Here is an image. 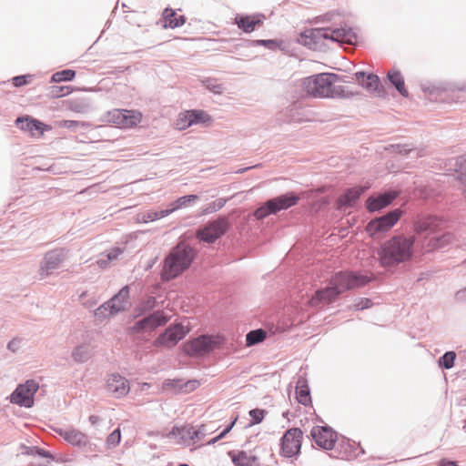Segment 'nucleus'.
Masks as SVG:
<instances>
[{
  "instance_id": "1",
  "label": "nucleus",
  "mask_w": 466,
  "mask_h": 466,
  "mask_svg": "<svg viewBox=\"0 0 466 466\" xmlns=\"http://www.w3.org/2000/svg\"><path fill=\"white\" fill-rule=\"evenodd\" d=\"M339 76L336 74L321 73L309 76L302 80L301 86L303 91L314 97H346L342 86H334Z\"/></svg>"
},
{
  "instance_id": "2",
  "label": "nucleus",
  "mask_w": 466,
  "mask_h": 466,
  "mask_svg": "<svg viewBox=\"0 0 466 466\" xmlns=\"http://www.w3.org/2000/svg\"><path fill=\"white\" fill-rule=\"evenodd\" d=\"M415 242L413 236L403 235L394 237L384 243L380 251V259L383 266H393L405 262L412 257Z\"/></svg>"
},
{
  "instance_id": "3",
  "label": "nucleus",
  "mask_w": 466,
  "mask_h": 466,
  "mask_svg": "<svg viewBox=\"0 0 466 466\" xmlns=\"http://www.w3.org/2000/svg\"><path fill=\"white\" fill-rule=\"evenodd\" d=\"M195 250L187 243H178L165 259L162 278L170 280L189 268L194 258Z\"/></svg>"
},
{
  "instance_id": "4",
  "label": "nucleus",
  "mask_w": 466,
  "mask_h": 466,
  "mask_svg": "<svg viewBox=\"0 0 466 466\" xmlns=\"http://www.w3.org/2000/svg\"><path fill=\"white\" fill-rule=\"evenodd\" d=\"M105 121L120 129H132L143 120V114L137 109L114 108L105 115Z\"/></svg>"
},
{
  "instance_id": "5",
  "label": "nucleus",
  "mask_w": 466,
  "mask_h": 466,
  "mask_svg": "<svg viewBox=\"0 0 466 466\" xmlns=\"http://www.w3.org/2000/svg\"><path fill=\"white\" fill-rule=\"evenodd\" d=\"M204 430V425L198 428L191 424L176 425L166 437L172 440L176 444L186 448L193 446L202 440L205 436Z\"/></svg>"
},
{
  "instance_id": "6",
  "label": "nucleus",
  "mask_w": 466,
  "mask_h": 466,
  "mask_svg": "<svg viewBox=\"0 0 466 466\" xmlns=\"http://www.w3.org/2000/svg\"><path fill=\"white\" fill-rule=\"evenodd\" d=\"M129 306V288L125 286L110 300L101 305L96 311L95 316L103 319L109 316L124 311Z\"/></svg>"
},
{
  "instance_id": "7",
  "label": "nucleus",
  "mask_w": 466,
  "mask_h": 466,
  "mask_svg": "<svg viewBox=\"0 0 466 466\" xmlns=\"http://www.w3.org/2000/svg\"><path fill=\"white\" fill-rule=\"evenodd\" d=\"M189 331L190 327L188 325L182 323L172 324L156 338L153 345L156 348L171 349L183 339Z\"/></svg>"
},
{
  "instance_id": "8",
  "label": "nucleus",
  "mask_w": 466,
  "mask_h": 466,
  "mask_svg": "<svg viewBox=\"0 0 466 466\" xmlns=\"http://www.w3.org/2000/svg\"><path fill=\"white\" fill-rule=\"evenodd\" d=\"M370 278L363 274L339 272L331 279L330 285L339 295L349 289L362 287L370 282Z\"/></svg>"
},
{
  "instance_id": "9",
  "label": "nucleus",
  "mask_w": 466,
  "mask_h": 466,
  "mask_svg": "<svg viewBox=\"0 0 466 466\" xmlns=\"http://www.w3.org/2000/svg\"><path fill=\"white\" fill-rule=\"evenodd\" d=\"M223 339L219 336L203 335L184 344V351L193 357L205 355L219 347Z\"/></svg>"
},
{
  "instance_id": "10",
  "label": "nucleus",
  "mask_w": 466,
  "mask_h": 466,
  "mask_svg": "<svg viewBox=\"0 0 466 466\" xmlns=\"http://www.w3.org/2000/svg\"><path fill=\"white\" fill-rule=\"evenodd\" d=\"M299 198L294 195H282L265 203L257 208L254 216L257 219H262L270 214H275L282 209H287L297 204Z\"/></svg>"
},
{
  "instance_id": "11",
  "label": "nucleus",
  "mask_w": 466,
  "mask_h": 466,
  "mask_svg": "<svg viewBox=\"0 0 466 466\" xmlns=\"http://www.w3.org/2000/svg\"><path fill=\"white\" fill-rule=\"evenodd\" d=\"M303 431L299 428L288 430L280 442V454L286 458L297 456L301 449Z\"/></svg>"
},
{
  "instance_id": "12",
  "label": "nucleus",
  "mask_w": 466,
  "mask_h": 466,
  "mask_svg": "<svg viewBox=\"0 0 466 466\" xmlns=\"http://www.w3.org/2000/svg\"><path fill=\"white\" fill-rule=\"evenodd\" d=\"M169 318L163 311H156L149 316L137 320L132 327L128 329L131 334L149 333L157 327L164 326Z\"/></svg>"
},
{
  "instance_id": "13",
  "label": "nucleus",
  "mask_w": 466,
  "mask_h": 466,
  "mask_svg": "<svg viewBox=\"0 0 466 466\" xmlns=\"http://www.w3.org/2000/svg\"><path fill=\"white\" fill-rule=\"evenodd\" d=\"M229 228V221L226 218H219L211 221L203 228L197 231V237L201 241L214 243L223 236Z\"/></svg>"
},
{
  "instance_id": "14",
  "label": "nucleus",
  "mask_w": 466,
  "mask_h": 466,
  "mask_svg": "<svg viewBox=\"0 0 466 466\" xmlns=\"http://www.w3.org/2000/svg\"><path fill=\"white\" fill-rule=\"evenodd\" d=\"M400 216L401 211L395 209L383 217L370 220L366 227V230L370 236L387 232L397 223Z\"/></svg>"
},
{
  "instance_id": "15",
  "label": "nucleus",
  "mask_w": 466,
  "mask_h": 466,
  "mask_svg": "<svg viewBox=\"0 0 466 466\" xmlns=\"http://www.w3.org/2000/svg\"><path fill=\"white\" fill-rule=\"evenodd\" d=\"M38 390L35 380H27L25 384L19 385L11 395V401L20 406L31 407L34 404V394Z\"/></svg>"
},
{
  "instance_id": "16",
  "label": "nucleus",
  "mask_w": 466,
  "mask_h": 466,
  "mask_svg": "<svg viewBox=\"0 0 466 466\" xmlns=\"http://www.w3.org/2000/svg\"><path fill=\"white\" fill-rule=\"evenodd\" d=\"M314 442L324 450H332L337 442L338 435L328 426H315L310 431Z\"/></svg>"
},
{
  "instance_id": "17",
  "label": "nucleus",
  "mask_w": 466,
  "mask_h": 466,
  "mask_svg": "<svg viewBox=\"0 0 466 466\" xmlns=\"http://www.w3.org/2000/svg\"><path fill=\"white\" fill-rule=\"evenodd\" d=\"M106 389L113 397L122 398L129 392L130 387L126 378L117 373H114L107 377Z\"/></svg>"
},
{
  "instance_id": "18",
  "label": "nucleus",
  "mask_w": 466,
  "mask_h": 466,
  "mask_svg": "<svg viewBox=\"0 0 466 466\" xmlns=\"http://www.w3.org/2000/svg\"><path fill=\"white\" fill-rule=\"evenodd\" d=\"M15 122L20 129L29 132L32 137H42L45 130L50 129V127L28 116L18 117Z\"/></svg>"
},
{
  "instance_id": "19",
  "label": "nucleus",
  "mask_w": 466,
  "mask_h": 466,
  "mask_svg": "<svg viewBox=\"0 0 466 466\" xmlns=\"http://www.w3.org/2000/svg\"><path fill=\"white\" fill-rule=\"evenodd\" d=\"M444 225V221L439 218L428 217L419 219L415 224V230L418 233L428 232L429 235L440 232Z\"/></svg>"
},
{
  "instance_id": "20",
  "label": "nucleus",
  "mask_w": 466,
  "mask_h": 466,
  "mask_svg": "<svg viewBox=\"0 0 466 466\" xmlns=\"http://www.w3.org/2000/svg\"><path fill=\"white\" fill-rule=\"evenodd\" d=\"M64 258L63 253L57 250L46 253L41 265V275H50L55 269L59 268Z\"/></svg>"
},
{
  "instance_id": "21",
  "label": "nucleus",
  "mask_w": 466,
  "mask_h": 466,
  "mask_svg": "<svg viewBox=\"0 0 466 466\" xmlns=\"http://www.w3.org/2000/svg\"><path fill=\"white\" fill-rule=\"evenodd\" d=\"M338 293L330 285L329 287L318 290L309 300L311 307H320L333 302L338 297Z\"/></svg>"
},
{
  "instance_id": "22",
  "label": "nucleus",
  "mask_w": 466,
  "mask_h": 466,
  "mask_svg": "<svg viewBox=\"0 0 466 466\" xmlns=\"http://www.w3.org/2000/svg\"><path fill=\"white\" fill-rule=\"evenodd\" d=\"M323 39H329V29L311 28L300 34L299 41L305 46H311Z\"/></svg>"
},
{
  "instance_id": "23",
  "label": "nucleus",
  "mask_w": 466,
  "mask_h": 466,
  "mask_svg": "<svg viewBox=\"0 0 466 466\" xmlns=\"http://www.w3.org/2000/svg\"><path fill=\"white\" fill-rule=\"evenodd\" d=\"M228 456L235 466H259L258 457L251 451H231Z\"/></svg>"
},
{
  "instance_id": "24",
  "label": "nucleus",
  "mask_w": 466,
  "mask_h": 466,
  "mask_svg": "<svg viewBox=\"0 0 466 466\" xmlns=\"http://www.w3.org/2000/svg\"><path fill=\"white\" fill-rule=\"evenodd\" d=\"M453 241V236L451 233H443L441 236H428L423 244V248L427 252H431L441 248Z\"/></svg>"
},
{
  "instance_id": "25",
  "label": "nucleus",
  "mask_w": 466,
  "mask_h": 466,
  "mask_svg": "<svg viewBox=\"0 0 466 466\" xmlns=\"http://www.w3.org/2000/svg\"><path fill=\"white\" fill-rule=\"evenodd\" d=\"M397 197L396 192H388L380 195L377 198H369L367 200V208L370 211H376L380 208H383L390 205L393 199Z\"/></svg>"
},
{
  "instance_id": "26",
  "label": "nucleus",
  "mask_w": 466,
  "mask_h": 466,
  "mask_svg": "<svg viewBox=\"0 0 466 466\" xmlns=\"http://www.w3.org/2000/svg\"><path fill=\"white\" fill-rule=\"evenodd\" d=\"M262 18L263 16L261 15H255L236 16L235 20L236 24L240 29H242L246 33H250L255 30L256 26L262 25Z\"/></svg>"
},
{
  "instance_id": "27",
  "label": "nucleus",
  "mask_w": 466,
  "mask_h": 466,
  "mask_svg": "<svg viewBox=\"0 0 466 466\" xmlns=\"http://www.w3.org/2000/svg\"><path fill=\"white\" fill-rule=\"evenodd\" d=\"M357 81L370 93H373L379 89L380 79L374 74L366 75L364 72H357L355 74Z\"/></svg>"
},
{
  "instance_id": "28",
  "label": "nucleus",
  "mask_w": 466,
  "mask_h": 466,
  "mask_svg": "<svg viewBox=\"0 0 466 466\" xmlns=\"http://www.w3.org/2000/svg\"><path fill=\"white\" fill-rule=\"evenodd\" d=\"M329 39L344 44H353L356 40L355 34L350 29L338 28L334 30L329 29Z\"/></svg>"
},
{
  "instance_id": "29",
  "label": "nucleus",
  "mask_w": 466,
  "mask_h": 466,
  "mask_svg": "<svg viewBox=\"0 0 466 466\" xmlns=\"http://www.w3.org/2000/svg\"><path fill=\"white\" fill-rule=\"evenodd\" d=\"M59 434L65 441L76 446H82L87 443V437L78 430L60 431Z\"/></svg>"
},
{
  "instance_id": "30",
  "label": "nucleus",
  "mask_w": 466,
  "mask_h": 466,
  "mask_svg": "<svg viewBox=\"0 0 466 466\" xmlns=\"http://www.w3.org/2000/svg\"><path fill=\"white\" fill-rule=\"evenodd\" d=\"M163 18L165 21V27L176 28L185 24L186 18L184 15H178L171 8H166L163 12Z\"/></svg>"
},
{
  "instance_id": "31",
  "label": "nucleus",
  "mask_w": 466,
  "mask_h": 466,
  "mask_svg": "<svg viewBox=\"0 0 466 466\" xmlns=\"http://www.w3.org/2000/svg\"><path fill=\"white\" fill-rule=\"evenodd\" d=\"M365 187H354L348 189L345 194L339 197L338 204L340 208L353 205L360 196L364 192Z\"/></svg>"
},
{
  "instance_id": "32",
  "label": "nucleus",
  "mask_w": 466,
  "mask_h": 466,
  "mask_svg": "<svg viewBox=\"0 0 466 466\" xmlns=\"http://www.w3.org/2000/svg\"><path fill=\"white\" fill-rule=\"evenodd\" d=\"M296 398L299 403L305 406H309L311 404L309 388L308 386L306 380L302 378L299 379L297 381Z\"/></svg>"
},
{
  "instance_id": "33",
  "label": "nucleus",
  "mask_w": 466,
  "mask_h": 466,
  "mask_svg": "<svg viewBox=\"0 0 466 466\" xmlns=\"http://www.w3.org/2000/svg\"><path fill=\"white\" fill-rule=\"evenodd\" d=\"M388 77L391 84L403 96L407 97L409 96L408 90L405 87L403 77L399 71H390L388 73Z\"/></svg>"
},
{
  "instance_id": "34",
  "label": "nucleus",
  "mask_w": 466,
  "mask_h": 466,
  "mask_svg": "<svg viewBox=\"0 0 466 466\" xmlns=\"http://www.w3.org/2000/svg\"><path fill=\"white\" fill-rule=\"evenodd\" d=\"M191 110H187L178 115L175 127L177 130H185L193 125Z\"/></svg>"
},
{
  "instance_id": "35",
  "label": "nucleus",
  "mask_w": 466,
  "mask_h": 466,
  "mask_svg": "<svg viewBox=\"0 0 466 466\" xmlns=\"http://www.w3.org/2000/svg\"><path fill=\"white\" fill-rule=\"evenodd\" d=\"M198 198V197L197 195H187V196L181 197V198H177L175 202L170 204L171 208H167V211H169V214H171L172 212H174L179 208L187 207V205H189L191 202L197 200Z\"/></svg>"
},
{
  "instance_id": "36",
  "label": "nucleus",
  "mask_w": 466,
  "mask_h": 466,
  "mask_svg": "<svg viewBox=\"0 0 466 466\" xmlns=\"http://www.w3.org/2000/svg\"><path fill=\"white\" fill-rule=\"evenodd\" d=\"M458 168L454 170L453 176H457V179L461 182L462 186V190L466 187V159L463 157H461L457 161Z\"/></svg>"
},
{
  "instance_id": "37",
  "label": "nucleus",
  "mask_w": 466,
  "mask_h": 466,
  "mask_svg": "<svg viewBox=\"0 0 466 466\" xmlns=\"http://www.w3.org/2000/svg\"><path fill=\"white\" fill-rule=\"evenodd\" d=\"M266 331L256 329L248 332L246 337L247 345L251 346L262 342L266 339Z\"/></svg>"
},
{
  "instance_id": "38",
  "label": "nucleus",
  "mask_w": 466,
  "mask_h": 466,
  "mask_svg": "<svg viewBox=\"0 0 466 466\" xmlns=\"http://www.w3.org/2000/svg\"><path fill=\"white\" fill-rule=\"evenodd\" d=\"M169 215V211L167 209H163L160 211L149 210L142 214V221L147 223L148 221H155L157 219L163 218Z\"/></svg>"
},
{
  "instance_id": "39",
  "label": "nucleus",
  "mask_w": 466,
  "mask_h": 466,
  "mask_svg": "<svg viewBox=\"0 0 466 466\" xmlns=\"http://www.w3.org/2000/svg\"><path fill=\"white\" fill-rule=\"evenodd\" d=\"M76 76V72L71 69L58 71L52 76L53 82L70 81Z\"/></svg>"
},
{
  "instance_id": "40",
  "label": "nucleus",
  "mask_w": 466,
  "mask_h": 466,
  "mask_svg": "<svg viewBox=\"0 0 466 466\" xmlns=\"http://www.w3.org/2000/svg\"><path fill=\"white\" fill-rule=\"evenodd\" d=\"M193 125L211 122V116L203 110H191Z\"/></svg>"
},
{
  "instance_id": "41",
  "label": "nucleus",
  "mask_w": 466,
  "mask_h": 466,
  "mask_svg": "<svg viewBox=\"0 0 466 466\" xmlns=\"http://www.w3.org/2000/svg\"><path fill=\"white\" fill-rule=\"evenodd\" d=\"M122 254V249L119 248H112L107 253V260L99 259L97 261L98 265L101 268H106L107 267V261L115 260L120 255Z\"/></svg>"
},
{
  "instance_id": "42",
  "label": "nucleus",
  "mask_w": 466,
  "mask_h": 466,
  "mask_svg": "<svg viewBox=\"0 0 466 466\" xmlns=\"http://www.w3.org/2000/svg\"><path fill=\"white\" fill-rule=\"evenodd\" d=\"M455 358H456V354L453 351L446 352L440 359V364H441V366L444 367L445 369H451L454 364Z\"/></svg>"
},
{
  "instance_id": "43",
  "label": "nucleus",
  "mask_w": 466,
  "mask_h": 466,
  "mask_svg": "<svg viewBox=\"0 0 466 466\" xmlns=\"http://www.w3.org/2000/svg\"><path fill=\"white\" fill-rule=\"evenodd\" d=\"M121 432L119 429L115 430L106 438V445L108 448L116 447L120 443Z\"/></svg>"
},
{
  "instance_id": "44",
  "label": "nucleus",
  "mask_w": 466,
  "mask_h": 466,
  "mask_svg": "<svg viewBox=\"0 0 466 466\" xmlns=\"http://www.w3.org/2000/svg\"><path fill=\"white\" fill-rule=\"evenodd\" d=\"M72 92V88L70 86H52L50 89V94L53 97H62L66 96Z\"/></svg>"
},
{
  "instance_id": "45",
  "label": "nucleus",
  "mask_w": 466,
  "mask_h": 466,
  "mask_svg": "<svg viewBox=\"0 0 466 466\" xmlns=\"http://www.w3.org/2000/svg\"><path fill=\"white\" fill-rule=\"evenodd\" d=\"M266 411L261 409H254L249 411V416L251 418V425L258 424L260 423L264 417H265Z\"/></svg>"
},
{
  "instance_id": "46",
  "label": "nucleus",
  "mask_w": 466,
  "mask_h": 466,
  "mask_svg": "<svg viewBox=\"0 0 466 466\" xmlns=\"http://www.w3.org/2000/svg\"><path fill=\"white\" fill-rule=\"evenodd\" d=\"M88 356V351L83 347L76 348L73 352V357L76 361H84Z\"/></svg>"
},
{
  "instance_id": "47",
  "label": "nucleus",
  "mask_w": 466,
  "mask_h": 466,
  "mask_svg": "<svg viewBox=\"0 0 466 466\" xmlns=\"http://www.w3.org/2000/svg\"><path fill=\"white\" fill-rule=\"evenodd\" d=\"M371 306V301L370 299H366V298H362V299H358L354 305H353V308L356 309V310H360V309H368Z\"/></svg>"
},
{
  "instance_id": "48",
  "label": "nucleus",
  "mask_w": 466,
  "mask_h": 466,
  "mask_svg": "<svg viewBox=\"0 0 466 466\" xmlns=\"http://www.w3.org/2000/svg\"><path fill=\"white\" fill-rule=\"evenodd\" d=\"M236 420H237V418H235L234 420L230 423V425L228 426L219 435H218L217 437H215L212 440H210L208 443V444H214L218 441H219L220 439L224 438L231 431V429L233 428Z\"/></svg>"
},
{
  "instance_id": "49",
  "label": "nucleus",
  "mask_w": 466,
  "mask_h": 466,
  "mask_svg": "<svg viewBox=\"0 0 466 466\" xmlns=\"http://www.w3.org/2000/svg\"><path fill=\"white\" fill-rule=\"evenodd\" d=\"M13 84L15 86H22L27 84L26 76H15L12 79Z\"/></svg>"
},
{
  "instance_id": "50",
  "label": "nucleus",
  "mask_w": 466,
  "mask_h": 466,
  "mask_svg": "<svg viewBox=\"0 0 466 466\" xmlns=\"http://www.w3.org/2000/svg\"><path fill=\"white\" fill-rule=\"evenodd\" d=\"M226 202L227 200L225 198H219L214 201L212 204H210V208L212 209V211L220 209L225 206Z\"/></svg>"
},
{
  "instance_id": "51",
  "label": "nucleus",
  "mask_w": 466,
  "mask_h": 466,
  "mask_svg": "<svg viewBox=\"0 0 466 466\" xmlns=\"http://www.w3.org/2000/svg\"><path fill=\"white\" fill-rule=\"evenodd\" d=\"M58 126L61 127L70 128V127H77L78 122L75 121V120H63L58 123Z\"/></svg>"
},
{
  "instance_id": "52",
  "label": "nucleus",
  "mask_w": 466,
  "mask_h": 466,
  "mask_svg": "<svg viewBox=\"0 0 466 466\" xmlns=\"http://www.w3.org/2000/svg\"><path fill=\"white\" fill-rule=\"evenodd\" d=\"M156 304V299L153 297L148 298L145 303H144V309L145 310H150L155 307Z\"/></svg>"
},
{
  "instance_id": "53",
  "label": "nucleus",
  "mask_w": 466,
  "mask_h": 466,
  "mask_svg": "<svg viewBox=\"0 0 466 466\" xmlns=\"http://www.w3.org/2000/svg\"><path fill=\"white\" fill-rule=\"evenodd\" d=\"M177 381L171 380H167L163 382L162 389L164 390H168L169 388L177 387Z\"/></svg>"
},
{
  "instance_id": "54",
  "label": "nucleus",
  "mask_w": 466,
  "mask_h": 466,
  "mask_svg": "<svg viewBox=\"0 0 466 466\" xmlns=\"http://www.w3.org/2000/svg\"><path fill=\"white\" fill-rule=\"evenodd\" d=\"M439 466H457L455 461L442 460Z\"/></svg>"
},
{
  "instance_id": "55",
  "label": "nucleus",
  "mask_w": 466,
  "mask_h": 466,
  "mask_svg": "<svg viewBox=\"0 0 466 466\" xmlns=\"http://www.w3.org/2000/svg\"><path fill=\"white\" fill-rule=\"evenodd\" d=\"M89 421L92 423V424H96L98 421H99V417L96 416V415H91L89 417Z\"/></svg>"
},
{
  "instance_id": "56",
  "label": "nucleus",
  "mask_w": 466,
  "mask_h": 466,
  "mask_svg": "<svg viewBox=\"0 0 466 466\" xmlns=\"http://www.w3.org/2000/svg\"><path fill=\"white\" fill-rule=\"evenodd\" d=\"M140 386H141V390H147L150 387V385L148 383H147V382L141 383Z\"/></svg>"
},
{
  "instance_id": "57",
  "label": "nucleus",
  "mask_w": 466,
  "mask_h": 466,
  "mask_svg": "<svg viewBox=\"0 0 466 466\" xmlns=\"http://www.w3.org/2000/svg\"><path fill=\"white\" fill-rule=\"evenodd\" d=\"M14 343H15L14 341L10 342V343H9V345H8V347H9V348H11V347L13 346V344H14Z\"/></svg>"
}]
</instances>
